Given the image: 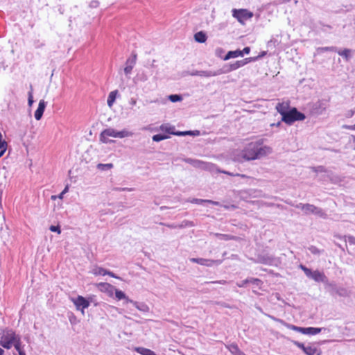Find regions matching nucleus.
Wrapping results in <instances>:
<instances>
[{"instance_id":"f257e3e1","label":"nucleus","mask_w":355,"mask_h":355,"mask_svg":"<svg viewBox=\"0 0 355 355\" xmlns=\"http://www.w3.org/2000/svg\"><path fill=\"white\" fill-rule=\"evenodd\" d=\"M262 142L257 141L250 143L243 152V157L246 160H254L259 159L270 154L272 151L268 146H261Z\"/></svg>"},{"instance_id":"f03ea898","label":"nucleus","mask_w":355,"mask_h":355,"mask_svg":"<svg viewBox=\"0 0 355 355\" xmlns=\"http://www.w3.org/2000/svg\"><path fill=\"white\" fill-rule=\"evenodd\" d=\"M132 136V132L128 131L127 130H123L121 131L115 130L113 128H107L104 130L100 135V141L103 143H108L110 140L108 137H112L114 138H124Z\"/></svg>"},{"instance_id":"7ed1b4c3","label":"nucleus","mask_w":355,"mask_h":355,"mask_svg":"<svg viewBox=\"0 0 355 355\" xmlns=\"http://www.w3.org/2000/svg\"><path fill=\"white\" fill-rule=\"evenodd\" d=\"M305 118L306 116L303 113L299 112L295 107H293L282 116V121L288 125H291L295 121H303Z\"/></svg>"},{"instance_id":"20e7f679","label":"nucleus","mask_w":355,"mask_h":355,"mask_svg":"<svg viewBox=\"0 0 355 355\" xmlns=\"http://www.w3.org/2000/svg\"><path fill=\"white\" fill-rule=\"evenodd\" d=\"M257 60V58H247L241 60H237L234 63L226 64L220 69L223 71V73H229Z\"/></svg>"},{"instance_id":"39448f33","label":"nucleus","mask_w":355,"mask_h":355,"mask_svg":"<svg viewBox=\"0 0 355 355\" xmlns=\"http://www.w3.org/2000/svg\"><path fill=\"white\" fill-rule=\"evenodd\" d=\"M232 16L236 18L239 23L245 24L246 20L253 17V13L247 9H233L232 10Z\"/></svg>"},{"instance_id":"423d86ee","label":"nucleus","mask_w":355,"mask_h":355,"mask_svg":"<svg viewBox=\"0 0 355 355\" xmlns=\"http://www.w3.org/2000/svg\"><path fill=\"white\" fill-rule=\"evenodd\" d=\"M17 340L15 332L12 331H7L1 336L0 345L6 349H10L12 345H14V343Z\"/></svg>"},{"instance_id":"0eeeda50","label":"nucleus","mask_w":355,"mask_h":355,"mask_svg":"<svg viewBox=\"0 0 355 355\" xmlns=\"http://www.w3.org/2000/svg\"><path fill=\"white\" fill-rule=\"evenodd\" d=\"M304 214L306 215L313 214L323 219H326L327 218V214L322 209L309 203H306Z\"/></svg>"},{"instance_id":"6e6552de","label":"nucleus","mask_w":355,"mask_h":355,"mask_svg":"<svg viewBox=\"0 0 355 355\" xmlns=\"http://www.w3.org/2000/svg\"><path fill=\"white\" fill-rule=\"evenodd\" d=\"M72 302L78 310H81L84 313V309L89 306V302L83 296L78 295V297L72 299Z\"/></svg>"},{"instance_id":"1a4fd4ad","label":"nucleus","mask_w":355,"mask_h":355,"mask_svg":"<svg viewBox=\"0 0 355 355\" xmlns=\"http://www.w3.org/2000/svg\"><path fill=\"white\" fill-rule=\"evenodd\" d=\"M270 318L272 320L286 326L287 328H288L290 329L302 333L303 334H306L307 327H300L295 326L293 324H288L283 320L279 319V318H276L274 316H270Z\"/></svg>"},{"instance_id":"9d476101","label":"nucleus","mask_w":355,"mask_h":355,"mask_svg":"<svg viewBox=\"0 0 355 355\" xmlns=\"http://www.w3.org/2000/svg\"><path fill=\"white\" fill-rule=\"evenodd\" d=\"M307 277L317 282L327 283L328 282L327 277L325 276V275L319 270H311V274H309Z\"/></svg>"},{"instance_id":"9b49d317","label":"nucleus","mask_w":355,"mask_h":355,"mask_svg":"<svg viewBox=\"0 0 355 355\" xmlns=\"http://www.w3.org/2000/svg\"><path fill=\"white\" fill-rule=\"evenodd\" d=\"M190 261L196 263L202 266H211L213 263L220 264V261L218 260L206 259L203 258H191Z\"/></svg>"},{"instance_id":"f8f14e48","label":"nucleus","mask_w":355,"mask_h":355,"mask_svg":"<svg viewBox=\"0 0 355 355\" xmlns=\"http://www.w3.org/2000/svg\"><path fill=\"white\" fill-rule=\"evenodd\" d=\"M137 60V54L135 53H132V56L126 60V67L124 68V72L126 75L131 73Z\"/></svg>"},{"instance_id":"ddd939ff","label":"nucleus","mask_w":355,"mask_h":355,"mask_svg":"<svg viewBox=\"0 0 355 355\" xmlns=\"http://www.w3.org/2000/svg\"><path fill=\"white\" fill-rule=\"evenodd\" d=\"M194 167L198 168H202L207 171H214L216 168V166L211 163L204 162L202 161L196 159L195 163L193 164Z\"/></svg>"},{"instance_id":"4468645a","label":"nucleus","mask_w":355,"mask_h":355,"mask_svg":"<svg viewBox=\"0 0 355 355\" xmlns=\"http://www.w3.org/2000/svg\"><path fill=\"white\" fill-rule=\"evenodd\" d=\"M46 106V102L44 100H40L38 107L35 112L34 116L36 120L39 121L42 117L43 113L44 112L45 107Z\"/></svg>"},{"instance_id":"2eb2a0df","label":"nucleus","mask_w":355,"mask_h":355,"mask_svg":"<svg viewBox=\"0 0 355 355\" xmlns=\"http://www.w3.org/2000/svg\"><path fill=\"white\" fill-rule=\"evenodd\" d=\"M328 286L331 288L332 291L338 295L339 296L342 297H347L349 296V292L347 289L345 288H337L336 284L334 283H329Z\"/></svg>"},{"instance_id":"dca6fc26","label":"nucleus","mask_w":355,"mask_h":355,"mask_svg":"<svg viewBox=\"0 0 355 355\" xmlns=\"http://www.w3.org/2000/svg\"><path fill=\"white\" fill-rule=\"evenodd\" d=\"M327 102L325 100H320L316 102L314 105L313 110L318 114H321L326 110Z\"/></svg>"},{"instance_id":"f3484780","label":"nucleus","mask_w":355,"mask_h":355,"mask_svg":"<svg viewBox=\"0 0 355 355\" xmlns=\"http://www.w3.org/2000/svg\"><path fill=\"white\" fill-rule=\"evenodd\" d=\"M289 103L288 102H283V103H279L276 105V110L282 116H284V114H286L289 110Z\"/></svg>"},{"instance_id":"a211bd4d","label":"nucleus","mask_w":355,"mask_h":355,"mask_svg":"<svg viewBox=\"0 0 355 355\" xmlns=\"http://www.w3.org/2000/svg\"><path fill=\"white\" fill-rule=\"evenodd\" d=\"M130 303L132 304L139 311L147 313L150 311L149 306L144 302H137L136 301L130 300Z\"/></svg>"},{"instance_id":"6ab92c4d","label":"nucleus","mask_w":355,"mask_h":355,"mask_svg":"<svg viewBox=\"0 0 355 355\" xmlns=\"http://www.w3.org/2000/svg\"><path fill=\"white\" fill-rule=\"evenodd\" d=\"M306 355H321V349L313 345H307L304 352Z\"/></svg>"},{"instance_id":"aec40b11","label":"nucleus","mask_w":355,"mask_h":355,"mask_svg":"<svg viewBox=\"0 0 355 355\" xmlns=\"http://www.w3.org/2000/svg\"><path fill=\"white\" fill-rule=\"evenodd\" d=\"M227 348L233 355H246L239 348L238 345L235 343L230 344L227 346Z\"/></svg>"},{"instance_id":"412c9836","label":"nucleus","mask_w":355,"mask_h":355,"mask_svg":"<svg viewBox=\"0 0 355 355\" xmlns=\"http://www.w3.org/2000/svg\"><path fill=\"white\" fill-rule=\"evenodd\" d=\"M188 202L195 204H202V203H209L214 205H219V202L217 201H214L211 200H204V199H198V198H193L191 200H188Z\"/></svg>"},{"instance_id":"4be33fe9","label":"nucleus","mask_w":355,"mask_h":355,"mask_svg":"<svg viewBox=\"0 0 355 355\" xmlns=\"http://www.w3.org/2000/svg\"><path fill=\"white\" fill-rule=\"evenodd\" d=\"M148 79V75L144 71H139L137 73L134 78L135 83H144Z\"/></svg>"},{"instance_id":"5701e85b","label":"nucleus","mask_w":355,"mask_h":355,"mask_svg":"<svg viewBox=\"0 0 355 355\" xmlns=\"http://www.w3.org/2000/svg\"><path fill=\"white\" fill-rule=\"evenodd\" d=\"M223 74L221 69L217 71H200V76L211 77Z\"/></svg>"},{"instance_id":"b1692460","label":"nucleus","mask_w":355,"mask_h":355,"mask_svg":"<svg viewBox=\"0 0 355 355\" xmlns=\"http://www.w3.org/2000/svg\"><path fill=\"white\" fill-rule=\"evenodd\" d=\"M241 56L242 57V53L241 50H236V51H230L227 52L225 58H223L224 60H227L231 58H234Z\"/></svg>"},{"instance_id":"393cba45","label":"nucleus","mask_w":355,"mask_h":355,"mask_svg":"<svg viewBox=\"0 0 355 355\" xmlns=\"http://www.w3.org/2000/svg\"><path fill=\"white\" fill-rule=\"evenodd\" d=\"M194 39L197 42L204 43L206 42L207 37L203 31H199L194 35Z\"/></svg>"},{"instance_id":"a878e982","label":"nucleus","mask_w":355,"mask_h":355,"mask_svg":"<svg viewBox=\"0 0 355 355\" xmlns=\"http://www.w3.org/2000/svg\"><path fill=\"white\" fill-rule=\"evenodd\" d=\"M117 94H118L117 90L112 91L109 94L107 103L110 107H111L112 106V105L114 104Z\"/></svg>"},{"instance_id":"bb28decb","label":"nucleus","mask_w":355,"mask_h":355,"mask_svg":"<svg viewBox=\"0 0 355 355\" xmlns=\"http://www.w3.org/2000/svg\"><path fill=\"white\" fill-rule=\"evenodd\" d=\"M115 296L119 300H125L127 303H130V300H131L123 291L118 289L115 290Z\"/></svg>"},{"instance_id":"cd10ccee","label":"nucleus","mask_w":355,"mask_h":355,"mask_svg":"<svg viewBox=\"0 0 355 355\" xmlns=\"http://www.w3.org/2000/svg\"><path fill=\"white\" fill-rule=\"evenodd\" d=\"M14 347H15V349L17 351L19 355H26L24 350L22 349V347L21 346V343H20L19 340H17L14 343Z\"/></svg>"},{"instance_id":"c85d7f7f","label":"nucleus","mask_w":355,"mask_h":355,"mask_svg":"<svg viewBox=\"0 0 355 355\" xmlns=\"http://www.w3.org/2000/svg\"><path fill=\"white\" fill-rule=\"evenodd\" d=\"M215 236H217L219 239L225 240V241L232 240L235 238V236H231L229 234H219V233H216Z\"/></svg>"},{"instance_id":"c756f323","label":"nucleus","mask_w":355,"mask_h":355,"mask_svg":"<svg viewBox=\"0 0 355 355\" xmlns=\"http://www.w3.org/2000/svg\"><path fill=\"white\" fill-rule=\"evenodd\" d=\"M168 138H169V137L164 134H157L153 136V140L156 142L161 141Z\"/></svg>"},{"instance_id":"7c9ffc66","label":"nucleus","mask_w":355,"mask_h":355,"mask_svg":"<svg viewBox=\"0 0 355 355\" xmlns=\"http://www.w3.org/2000/svg\"><path fill=\"white\" fill-rule=\"evenodd\" d=\"M321 331H322L321 328L307 327L306 334L315 335V334L320 333Z\"/></svg>"},{"instance_id":"2f4dec72","label":"nucleus","mask_w":355,"mask_h":355,"mask_svg":"<svg viewBox=\"0 0 355 355\" xmlns=\"http://www.w3.org/2000/svg\"><path fill=\"white\" fill-rule=\"evenodd\" d=\"M113 168V164L112 163L109 164H98L97 165V168L101 171H107Z\"/></svg>"},{"instance_id":"473e14b6","label":"nucleus","mask_w":355,"mask_h":355,"mask_svg":"<svg viewBox=\"0 0 355 355\" xmlns=\"http://www.w3.org/2000/svg\"><path fill=\"white\" fill-rule=\"evenodd\" d=\"M168 99L171 102L175 103V102L181 101L182 100V97L180 94H171V95L168 96Z\"/></svg>"},{"instance_id":"72a5a7b5","label":"nucleus","mask_w":355,"mask_h":355,"mask_svg":"<svg viewBox=\"0 0 355 355\" xmlns=\"http://www.w3.org/2000/svg\"><path fill=\"white\" fill-rule=\"evenodd\" d=\"M107 270L103 268H96L94 269L93 273L96 275H105Z\"/></svg>"},{"instance_id":"f704fd0d","label":"nucleus","mask_w":355,"mask_h":355,"mask_svg":"<svg viewBox=\"0 0 355 355\" xmlns=\"http://www.w3.org/2000/svg\"><path fill=\"white\" fill-rule=\"evenodd\" d=\"M99 286L101 288V290L102 289H105V290L110 289L112 291V289L114 288V287L112 285H111L108 283H100Z\"/></svg>"},{"instance_id":"c9c22d12","label":"nucleus","mask_w":355,"mask_h":355,"mask_svg":"<svg viewBox=\"0 0 355 355\" xmlns=\"http://www.w3.org/2000/svg\"><path fill=\"white\" fill-rule=\"evenodd\" d=\"M309 250L310 251V252H311L312 254H318L319 255L320 253H321V250H319L318 248H316L315 246H313V245H311L309 248Z\"/></svg>"},{"instance_id":"e433bc0d","label":"nucleus","mask_w":355,"mask_h":355,"mask_svg":"<svg viewBox=\"0 0 355 355\" xmlns=\"http://www.w3.org/2000/svg\"><path fill=\"white\" fill-rule=\"evenodd\" d=\"M349 53H350V50L345 49L343 51H339L338 54L343 57H345L347 60H348V58L349 57Z\"/></svg>"},{"instance_id":"4c0bfd02","label":"nucleus","mask_w":355,"mask_h":355,"mask_svg":"<svg viewBox=\"0 0 355 355\" xmlns=\"http://www.w3.org/2000/svg\"><path fill=\"white\" fill-rule=\"evenodd\" d=\"M345 241L348 242L349 245H355V237L353 236H345Z\"/></svg>"},{"instance_id":"58836bf2","label":"nucleus","mask_w":355,"mask_h":355,"mask_svg":"<svg viewBox=\"0 0 355 355\" xmlns=\"http://www.w3.org/2000/svg\"><path fill=\"white\" fill-rule=\"evenodd\" d=\"M165 130L168 132L171 133L172 135H177V136H185V135H187V133H189V132H187V131L170 132L168 129H166Z\"/></svg>"},{"instance_id":"ea45409f","label":"nucleus","mask_w":355,"mask_h":355,"mask_svg":"<svg viewBox=\"0 0 355 355\" xmlns=\"http://www.w3.org/2000/svg\"><path fill=\"white\" fill-rule=\"evenodd\" d=\"M294 345L296 347H297L298 348L301 349L304 352H305V350H306L307 346L305 345L304 343L298 342V341H295Z\"/></svg>"},{"instance_id":"a19ab883","label":"nucleus","mask_w":355,"mask_h":355,"mask_svg":"<svg viewBox=\"0 0 355 355\" xmlns=\"http://www.w3.org/2000/svg\"><path fill=\"white\" fill-rule=\"evenodd\" d=\"M311 168H312V170L314 172H316V173L326 172V168L324 166H316V167H312Z\"/></svg>"},{"instance_id":"79ce46f5","label":"nucleus","mask_w":355,"mask_h":355,"mask_svg":"<svg viewBox=\"0 0 355 355\" xmlns=\"http://www.w3.org/2000/svg\"><path fill=\"white\" fill-rule=\"evenodd\" d=\"M160 224H161V225H166V226H167V227H169V228H177V227H178V228H182V227H184L185 226V225H183V224L178 225H175V224H167V225H166V224H164V223H161Z\"/></svg>"},{"instance_id":"37998d69","label":"nucleus","mask_w":355,"mask_h":355,"mask_svg":"<svg viewBox=\"0 0 355 355\" xmlns=\"http://www.w3.org/2000/svg\"><path fill=\"white\" fill-rule=\"evenodd\" d=\"M249 280V283H252L257 286H259V284L261 283V281L257 278H250Z\"/></svg>"},{"instance_id":"c03bdc74","label":"nucleus","mask_w":355,"mask_h":355,"mask_svg":"<svg viewBox=\"0 0 355 355\" xmlns=\"http://www.w3.org/2000/svg\"><path fill=\"white\" fill-rule=\"evenodd\" d=\"M49 230L51 232H58V234H60V232H61L60 227L59 226L51 225L49 227Z\"/></svg>"},{"instance_id":"a18cd8bd","label":"nucleus","mask_w":355,"mask_h":355,"mask_svg":"<svg viewBox=\"0 0 355 355\" xmlns=\"http://www.w3.org/2000/svg\"><path fill=\"white\" fill-rule=\"evenodd\" d=\"M300 268H301V269L304 272V273H305V275H306V276H308V275H309V274H311V269H309V268H306V266H303V265H300Z\"/></svg>"},{"instance_id":"49530a36","label":"nucleus","mask_w":355,"mask_h":355,"mask_svg":"<svg viewBox=\"0 0 355 355\" xmlns=\"http://www.w3.org/2000/svg\"><path fill=\"white\" fill-rule=\"evenodd\" d=\"M249 281H250L249 279H246L245 280L241 281V282L236 283V285L239 287H243L245 286L246 284L249 283Z\"/></svg>"},{"instance_id":"de8ad7c7","label":"nucleus","mask_w":355,"mask_h":355,"mask_svg":"<svg viewBox=\"0 0 355 355\" xmlns=\"http://www.w3.org/2000/svg\"><path fill=\"white\" fill-rule=\"evenodd\" d=\"M33 94H32V92H30L28 93V105L29 106H31L32 104L33 103Z\"/></svg>"},{"instance_id":"09e8293b","label":"nucleus","mask_w":355,"mask_h":355,"mask_svg":"<svg viewBox=\"0 0 355 355\" xmlns=\"http://www.w3.org/2000/svg\"><path fill=\"white\" fill-rule=\"evenodd\" d=\"M183 161L185 162L186 163H188V164L193 166L196 159H192V158H184V159H183Z\"/></svg>"},{"instance_id":"8fccbe9b","label":"nucleus","mask_w":355,"mask_h":355,"mask_svg":"<svg viewBox=\"0 0 355 355\" xmlns=\"http://www.w3.org/2000/svg\"><path fill=\"white\" fill-rule=\"evenodd\" d=\"M189 133H187V135H192V136H198L200 135V131L199 130H189Z\"/></svg>"},{"instance_id":"3c124183","label":"nucleus","mask_w":355,"mask_h":355,"mask_svg":"<svg viewBox=\"0 0 355 355\" xmlns=\"http://www.w3.org/2000/svg\"><path fill=\"white\" fill-rule=\"evenodd\" d=\"M306 205V204L299 203V204L295 205V207L297 209H300L301 210H302L304 211L305 209Z\"/></svg>"},{"instance_id":"603ef678","label":"nucleus","mask_w":355,"mask_h":355,"mask_svg":"<svg viewBox=\"0 0 355 355\" xmlns=\"http://www.w3.org/2000/svg\"><path fill=\"white\" fill-rule=\"evenodd\" d=\"M99 5V3L98 1H92L90 2L89 6L91 8H97Z\"/></svg>"},{"instance_id":"864d4df0","label":"nucleus","mask_w":355,"mask_h":355,"mask_svg":"<svg viewBox=\"0 0 355 355\" xmlns=\"http://www.w3.org/2000/svg\"><path fill=\"white\" fill-rule=\"evenodd\" d=\"M227 282L225 280H220V281H214L206 282V284H225Z\"/></svg>"},{"instance_id":"5fc2aeb1","label":"nucleus","mask_w":355,"mask_h":355,"mask_svg":"<svg viewBox=\"0 0 355 355\" xmlns=\"http://www.w3.org/2000/svg\"><path fill=\"white\" fill-rule=\"evenodd\" d=\"M241 51L243 56L244 54H248L250 52V48L249 46H246Z\"/></svg>"},{"instance_id":"6e6d98bb","label":"nucleus","mask_w":355,"mask_h":355,"mask_svg":"<svg viewBox=\"0 0 355 355\" xmlns=\"http://www.w3.org/2000/svg\"><path fill=\"white\" fill-rule=\"evenodd\" d=\"M0 145L1 147L7 148V143L5 141H2V135L0 132Z\"/></svg>"},{"instance_id":"4d7b16f0","label":"nucleus","mask_w":355,"mask_h":355,"mask_svg":"<svg viewBox=\"0 0 355 355\" xmlns=\"http://www.w3.org/2000/svg\"><path fill=\"white\" fill-rule=\"evenodd\" d=\"M190 74L193 76H200V71L196 70V71H192Z\"/></svg>"},{"instance_id":"13d9d810","label":"nucleus","mask_w":355,"mask_h":355,"mask_svg":"<svg viewBox=\"0 0 355 355\" xmlns=\"http://www.w3.org/2000/svg\"><path fill=\"white\" fill-rule=\"evenodd\" d=\"M322 51H333L334 50V47H322L320 49Z\"/></svg>"},{"instance_id":"bf43d9fd","label":"nucleus","mask_w":355,"mask_h":355,"mask_svg":"<svg viewBox=\"0 0 355 355\" xmlns=\"http://www.w3.org/2000/svg\"><path fill=\"white\" fill-rule=\"evenodd\" d=\"M117 191H132V188H117L116 189Z\"/></svg>"},{"instance_id":"052dcab7","label":"nucleus","mask_w":355,"mask_h":355,"mask_svg":"<svg viewBox=\"0 0 355 355\" xmlns=\"http://www.w3.org/2000/svg\"><path fill=\"white\" fill-rule=\"evenodd\" d=\"M106 275H110V276H111V277H112L117 278V277H116V275H115L112 272H111V271H108V270H107V271H106Z\"/></svg>"},{"instance_id":"680f3d73","label":"nucleus","mask_w":355,"mask_h":355,"mask_svg":"<svg viewBox=\"0 0 355 355\" xmlns=\"http://www.w3.org/2000/svg\"><path fill=\"white\" fill-rule=\"evenodd\" d=\"M291 0H278L279 4L286 3L290 2Z\"/></svg>"},{"instance_id":"e2e57ef3","label":"nucleus","mask_w":355,"mask_h":355,"mask_svg":"<svg viewBox=\"0 0 355 355\" xmlns=\"http://www.w3.org/2000/svg\"><path fill=\"white\" fill-rule=\"evenodd\" d=\"M281 124H282V122L279 121V122H277L276 123H271L270 126H272H272L279 127L281 125Z\"/></svg>"},{"instance_id":"0e129e2a","label":"nucleus","mask_w":355,"mask_h":355,"mask_svg":"<svg viewBox=\"0 0 355 355\" xmlns=\"http://www.w3.org/2000/svg\"><path fill=\"white\" fill-rule=\"evenodd\" d=\"M137 103V101L136 99L135 98H131L130 101V104L132 105H135Z\"/></svg>"},{"instance_id":"69168bd1","label":"nucleus","mask_w":355,"mask_h":355,"mask_svg":"<svg viewBox=\"0 0 355 355\" xmlns=\"http://www.w3.org/2000/svg\"><path fill=\"white\" fill-rule=\"evenodd\" d=\"M266 54V51H263V52H262L259 55H258L257 58V59H258L259 58H261V57L264 56Z\"/></svg>"},{"instance_id":"338daca9","label":"nucleus","mask_w":355,"mask_h":355,"mask_svg":"<svg viewBox=\"0 0 355 355\" xmlns=\"http://www.w3.org/2000/svg\"><path fill=\"white\" fill-rule=\"evenodd\" d=\"M347 128H348L349 130H355V124L353 125L347 126Z\"/></svg>"},{"instance_id":"774afa93","label":"nucleus","mask_w":355,"mask_h":355,"mask_svg":"<svg viewBox=\"0 0 355 355\" xmlns=\"http://www.w3.org/2000/svg\"><path fill=\"white\" fill-rule=\"evenodd\" d=\"M68 189H69V187L68 186H66L65 188L64 189V190L62 191V193H65L68 191Z\"/></svg>"}]
</instances>
